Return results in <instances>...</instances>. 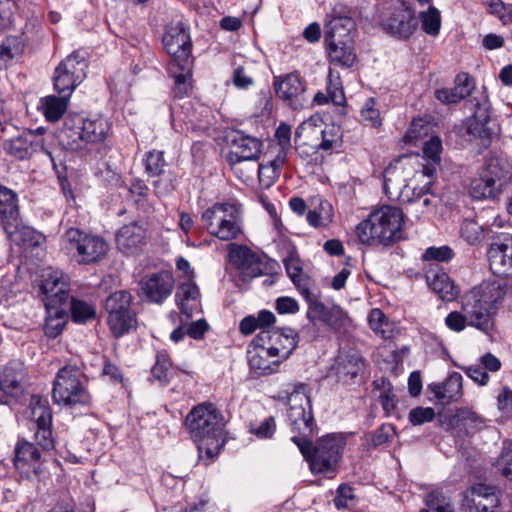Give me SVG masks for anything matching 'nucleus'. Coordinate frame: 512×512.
Masks as SVG:
<instances>
[{"mask_svg":"<svg viewBox=\"0 0 512 512\" xmlns=\"http://www.w3.org/2000/svg\"><path fill=\"white\" fill-rule=\"evenodd\" d=\"M411 196L414 198L410 203L413 204L416 210H428L430 206H434L436 197L430 193V181L425 183L423 187L417 189L413 187Z\"/></svg>","mask_w":512,"mask_h":512,"instance_id":"54","label":"nucleus"},{"mask_svg":"<svg viewBox=\"0 0 512 512\" xmlns=\"http://www.w3.org/2000/svg\"><path fill=\"white\" fill-rule=\"evenodd\" d=\"M163 45L171 56L168 72L174 79V93L182 98L192 90V44L186 28L178 23L170 26L163 36Z\"/></svg>","mask_w":512,"mask_h":512,"instance_id":"1","label":"nucleus"},{"mask_svg":"<svg viewBox=\"0 0 512 512\" xmlns=\"http://www.w3.org/2000/svg\"><path fill=\"white\" fill-rule=\"evenodd\" d=\"M5 150L20 160L27 159L37 152H44L52 159L51 153L45 147L43 135L37 131H27L10 139L5 143Z\"/></svg>","mask_w":512,"mask_h":512,"instance_id":"23","label":"nucleus"},{"mask_svg":"<svg viewBox=\"0 0 512 512\" xmlns=\"http://www.w3.org/2000/svg\"><path fill=\"white\" fill-rule=\"evenodd\" d=\"M173 373L174 369L167 352H158L156 355V362L152 367V376L162 383H168Z\"/></svg>","mask_w":512,"mask_h":512,"instance_id":"52","label":"nucleus"},{"mask_svg":"<svg viewBox=\"0 0 512 512\" xmlns=\"http://www.w3.org/2000/svg\"><path fill=\"white\" fill-rule=\"evenodd\" d=\"M454 252L453 250L447 246L440 247H429L423 254V260L430 261L435 260L438 262H446L453 258Z\"/></svg>","mask_w":512,"mask_h":512,"instance_id":"63","label":"nucleus"},{"mask_svg":"<svg viewBox=\"0 0 512 512\" xmlns=\"http://www.w3.org/2000/svg\"><path fill=\"white\" fill-rule=\"evenodd\" d=\"M208 232L223 241L236 239L241 234V212L236 203H216L202 214Z\"/></svg>","mask_w":512,"mask_h":512,"instance_id":"8","label":"nucleus"},{"mask_svg":"<svg viewBox=\"0 0 512 512\" xmlns=\"http://www.w3.org/2000/svg\"><path fill=\"white\" fill-rule=\"evenodd\" d=\"M417 21L414 16V11L402 3L395 9L390 18L387 19V30L399 38L410 37L416 29Z\"/></svg>","mask_w":512,"mask_h":512,"instance_id":"27","label":"nucleus"},{"mask_svg":"<svg viewBox=\"0 0 512 512\" xmlns=\"http://www.w3.org/2000/svg\"><path fill=\"white\" fill-rule=\"evenodd\" d=\"M330 62L334 65L350 68L356 61L353 41L325 43Z\"/></svg>","mask_w":512,"mask_h":512,"instance_id":"36","label":"nucleus"},{"mask_svg":"<svg viewBox=\"0 0 512 512\" xmlns=\"http://www.w3.org/2000/svg\"><path fill=\"white\" fill-rule=\"evenodd\" d=\"M8 238L17 245L35 246L39 242L40 236L34 229L21 225L19 217L16 225H12L9 230H4Z\"/></svg>","mask_w":512,"mask_h":512,"instance_id":"42","label":"nucleus"},{"mask_svg":"<svg viewBox=\"0 0 512 512\" xmlns=\"http://www.w3.org/2000/svg\"><path fill=\"white\" fill-rule=\"evenodd\" d=\"M256 343V347L248 351L249 367L260 374L271 373L273 371L272 365H278L280 360L272 357L271 350L265 347L263 342L262 344L260 342Z\"/></svg>","mask_w":512,"mask_h":512,"instance_id":"34","label":"nucleus"},{"mask_svg":"<svg viewBox=\"0 0 512 512\" xmlns=\"http://www.w3.org/2000/svg\"><path fill=\"white\" fill-rule=\"evenodd\" d=\"M233 84L239 89H246L254 84L251 70L246 66H238L232 75Z\"/></svg>","mask_w":512,"mask_h":512,"instance_id":"64","label":"nucleus"},{"mask_svg":"<svg viewBox=\"0 0 512 512\" xmlns=\"http://www.w3.org/2000/svg\"><path fill=\"white\" fill-rule=\"evenodd\" d=\"M29 406L33 427L38 425H51L52 414L46 399L39 396H32Z\"/></svg>","mask_w":512,"mask_h":512,"instance_id":"45","label":"nucleus"},{"mask_svg":"<svg viewBox=\"0 0 512 512\" xmlns=\"http://www.w3.org/2000/svg\"><path fill=\"white\" fill-rule=\"evenodd\" d=\"M24 50L21 38L17 36L6 37L0 44V70L6 69L12 60L19 57Z\"/></svg>","mask_w":512,"mask_h":512,"instance_id":"43","label":"nucleus"},{"mask_svg":"<svg viewBox=\"0 0 512 512\" xmlns=\"http://www.w3.org/2000/svg\"><path fill=\"white\" fill-rule=\"evenodd\" d=\"M19 217L17 194L0 185V219L4 230H9L12 225H16Z\"/></svg>","mask_w":512,"mask_h":512,"instance_id":"32","label":"nucleus"},{"mask_svg":"<svg viewBox=\"0 0 512 512\" xmlns=\"http://www.w3.org/2000/svg\"><path fill=\"white\" fill-rule=\"evenodd\" d=\"M185 425L200 453L216 456L223 445V417L213 404L202 403L186 416Z\"/></svg>","mask_w":512,"mask_h":512,"instance_id":"3","label":"nucleus"},{"mask_svg":"<svg viewBox=\"0 0 512 512\" xmlns=\"http://www.w3.org/2000/svg\"><path fill=\"white\" fill-rule=\"evenodd\" d=\"M109 129V122L105 118H84L78 114H68L59 130L58 139L65 148L79 150L88 143L102 142Z\"/></svg>","mask_w":512,"mask_h":512,"instance_id":"6","label":"nucleus"},{"mask_svg":"<svg viewBox=\"0 0 512 512\" xmlns=\"http://www.w3.org/2000/svg\"><path fill=\"white\" fill-rule=\"evenodd\" d=\"M403 220L401 209L384 205L356 226L357 238L368 246H389L402 239Z\"/></svg>","mask_w":512,"mask_h":512,"instance_id":"4","label":"nucleus"},{"mask_svg":"<svg viewBox=\"0 0 512 512\" xmlns=\"http://www.w3.org/2000/svg\"><path fill=\"white\" fill-rule=\"evenodd\" d=\"M505 294V285L500 281L483 282L471 289L462 302L468 326L489 334L494 329V315Z\"/></svg>","mask_w":512,"mask_h":512,"instance_id":"2","label":"nucleus"},{"mask_svg":"<svg viewBox=\"0 0 512 512\" xmlns=\"http://www.w3.org/2000/svg\"><path fill=\"white\" fill-rule=\"evenodd\" d=\"M442 141L438 136H431L429 140L425 141L423 145V155L426 164H422L421 172L415 171L416 175L425 176L431 178L436 172V167L439 165L442 152Z\"/></svg>","mask_w":512,"mask_h":512,"instance_id":"35","label":"nucleus"},{"mask_svg":"<svg viewBox=\"0 0 512 512\" xmlns=\"http://www.w3.org/2000/svg\"><path fill=\"white\" fill-rule=\"evenodd\" d=\"M292 441L298 446L302 455L310 464L313 474L332 475L337 470L342 452L346 445L341 434H328L320 438L312 449L308 435L293 436Z\"/></svg>","mask_w":512,"mask_h":512,"instance_id":"5","label":"nucleus"},{"mask_svg":"<svg viewBox=\"0 0 512 512\" xmlns=\"http://www.w3.org/2000/svg\"><path fill=\"white\" fill-rule=\"evenodd\" d=\"M429 389L443 403L457 401L462 396V376L453 372L443 383L429 385Z\"/></svg>","mask_w":512,"mask_h":512,"instance_id":"33","label":"nucleus"},{"mask_svg":"<svg viewBox=\"0 0 512 512\" xmlns=\"http://www.w3.org/2000/svg\"><path fill=\"white\" fill-rule=\"evenodd\" d=\"M326 207L327 208L321 204L320 210L314 209L308 211L306 219L309 225L314 228H324L332 222L333 214L331 212V206L326 203Z\"/></svg>","mask_w":512,"mask_h":512,"instance_id":"58","label":"nucleus"},{"mask_svg":"<svg viewBox=\"0 0 512 512\" xmlns=\"http://www.w3.org/2000/svg\"><path fill=\"white\" fill-rule=\"evenodd\" d=\"M132 297L128 291L120 290L111 294L105 301V310L108 315L133 312L131 309Z\"/></svg>","mask_w":512,"mask_h":512,"instance_id":"46","label":"nucleus"},{"mask_svg":"<svg viewBox=\"0 0 512 512\" xmlns=\"http://www.w3.org/2000/svg\"><path fill=\"white\" fill-rule=\"evenodd\" d=\"M363 365V360L359 356L351 355L347 357H339L337 360L336 371L341 379L353 378L359 374Z\"/></svg>","mask_w":512,"mask_h":512,"instance_id":"49","label":"nucleus"},{"mask_svg":"<svg viewBox=\"0 0 512 512\" xmlns=\"http://www.w3.org/2000/svg\"><path fill=\"white\" fill-rule=\"evenodd\" d=\"M277 97L294 110L302 109L306 103L305 85L297 73L274 77Z\"/></svg>","mask_w":512,"mask_h":512,"instance_id":"18","label":"nucleus"},{"mask_svg":"<svg viewBox=\"0 0 512 512\" xmlns=\"http://www.w3.org/2000/svg\"><path fill=\"white\" fill-rule=\"evenodd\" d=\"M428 286L437 293L443 301H453L459 295V289L443 270H429L426 274Z\"/></svg>","mask_w":512,"mask_h":512,"instance_id":"30","label":"nucleus"},{"mask_svg":"<svg viewBox=\"0 0 512 512\" xmlns=\"http://www.w3.org/2000/svg\"><path fill=\"white\" fill-rule=\"evenodd\" d=\"M308 304L307 319L313 324H324L332 330H339L345 325L347 315L338 305L327 306L309 292L303 296Z\"/></svg>","mask_w":512,"mask_h":512,"instance_id":"16","label":"nucleus"},{"mask_svg":"<svg viewBox=\"0 0 512 512\" xmlns=\"http://www.w3.org/2000/svg\"><path fill=\"white\" fill-rule=\"evenodd\" d=\"M33 428L36 429L34 434L36 443L45 451L53 449L55 440L52 436L51 425H38Z\"/></svg>","mask_w":512,"mask_h":512,"instance_id":"61","label":"nucleus"},{"mask_svg":"<svg viewBox=\"0 0 512 512\" xmlns=\"http://www.w3.org/2000/svg\"><path fill=\"white\" fill-rule=\"evenodd\" d=\"M422 29L429 35L435 36L439 33L441 16L438 9L430 6L427 11L421 12Z\"/></svg>","mask_w":512,"mask_h":512,"instance_id":"57","label":"nucleus"},{"mask_svg":"<svg viewBox=\"0 0 512 512\" xmlns=\"http://www.w3.org/2000/svg\"><path fill=\"white\" fill-rule=\"evenodd\" d=\"M52 396L55 403L70 407L89 405L91 402L83 372L71 365L64 366L57 372Z\"/></svg>","mask_w":512,"mask_h":512,"instance_id":"7","label":"nucleus"},{"mask_svg":"<svg viewBox=\"0 0 512 512\" xmlns=\"http://www.w3.org/2000/svg\"><path fill=\"white\" fill-rule=\"evenodd\" d=\"M321 132L320 117H310L298 126L295 132V145L302 158H309L320 150Z\"/></svg>","mask_w":512,"mask_h":512,"instance_id":"20","label":"nucleus"},{"mask_svg":"<svg viewBox=\"0 0 512 512\" xmlns=\"http://www.w3.org/2000/svg\"><path fill=\"white\" fill-rule=\"evenodd\" d=\"M287 419L293 431H298L303 437L312 430L313 414L308 386L298 384L288 396Z\"/></svg>","mask_w":512,"mask_h":512,"instance_id":"13","label":"nucleus"},{"mask_svg":"<svg viewBox=\"0 0 512 512\" xmlns=\"http://www.w3.org/2000/svg\"><path fill=\"white\" fill-rule=\"evenodd\" d=\"M342 133L335 125H323L320 136V150L325 152L336 151L341 147Z\"/></svg>","mask_w":512,"mask_h":512,"instance_id":"48","label":"nucleus"},{"mask_svg":"<svg viewBox=\"0 0 512 512\" xmlns=\"http://www.w3.org/2000/svg\"><path fill=\"white\" fill-rule=\"evenodd\" d=\"M287 159L285 151H279L276 157L267 164H259L256 171L262 187L269 188L280 176L281 167Z\"/></svg>","mask_w":512,"mask_h":512,"instance_id":"37","label":"nucleus"},{"mask_svg":"<svg viewBox=\"0 0 512 512\" xmlns=\"http://www.w3.org/2000/svg\"><path fill=\"white\" fill-rule=\"evenodd\" d=\"M427 510L420 512H454L450 499L438 490L431 491L425 498Z\"/></svg>","mask_w":512,"mask_h":512,"instance_id":"53","label":"nucleus"},{"mask_svg":"<svg viewBox=\"0 0 512 512\" xmlns=\"http://www.w3.org/2000/svg\"><path fill=\"white\" fill-rule=\"evenodd\" d=\"M145 170L151 176L159 175L165 165L163 153L161 151H150L144 158Z\"/></svg>","mask_w":512,"mask_h":512,"instance_id":"60","label":"nucleus"},{"mask_svg":"<svg viewBox=\"0 0 512 512\" xmlns=\"http://www.w3.org/2000/svg\"><path fill=\"white\" fill-rule=\"evenodd\" d=\"M69 98L70 96L67 94H61L59 97L49 95L41 98L40 108L46 120L49 122L58 121L67 110Z\"/></svg>","mask_w":512,"mask_h":512,"instance_id":"38","label":"nucleus"},{"mask_svg":"<svg viewBox=\"0 0 512 512\" xmlns=\"http://www.w3.org/2000/svg\"><path fill=\"white\" fill-rule=\"evenodd\" d=\"M53 81L54 88L59 94H67L69 96L82 82V80H77L74 76H70L69 71L59 65L55 69Z\"/></svg>","mask_w":512,"mask_h":512,"instance_id":"47","label":"nucleus"},{"mask_svg":"<svg viewBox=\"0 0 512 512\" xmlns=\"http://www.w3.org/2000/svg\"><path fill=\"white\" fill-rule=\"evenodd\" d=\"M297 333L291 328H282L272 331H261L253 342H263L268 340V349L272 352V357L277 360L287 359L297 347Z\"/></svg>","mask_w":512,"mask_h":512,"instance_id":"21","label":"nucleus"},{"mask_svg":"<svg viewBox=\"0 0 512 512\" xmlns=\"http://www.w3.org/2000/svg\"><path fill=\"white\" fill-rule=\"evenodd\" d=\"M62 250L81 264H90L102 259L107 251V242L96 235L87 234L77 228H69L61 239Z\"/></svg>","mask_w":512,"mask_h":512,"instance_id":"9","label":"nucleus"},{"mask_svg":"<svg viewBox=\"0 0 512 512\" xmlns=\"http://www.w3.org/2000/svg\"><path fill=\"white\" fill-rule=\"evenodd\" d=\"M262 142L241 132H236L230 139V150L226 156L228 163L236 174H242V164L252 162L250 173L241 175L246 180L251 178V173L255 171L254 163L258 161L261 153Z\"/></svg>","mask_w":512,"mask_h":512,"instance_id":"12","label":"nucleus"},{"mask_svg":"<svg viewBox=\"0 0 512 512\" xmlns=\"http://www.w3.org/2000/svg\"><path fill=\"white\" fill-rule=\"evenodd\" d=\"M488 249L489 266L494 275L512 276V235L508 232L493 233Z\"/></svg>","mask_w":512,"mask_h":512,"instance_id":"14","label":"nucleus"},{"mask_svg":"<svg viewBox=\"0 0 512 512\" xmlns=\"http://www.w3.org/2000/svg\"><path fill=\"white\" fill-rule=\"evenodd\" d=\"M42 464L41 453L33 443L26 440L17 442L14 466L22 476L26 478L38 476L42 472Z\"/></svg>","mask_w":512,"mask_h":512,"instance_id":"24","label":"nucleus"},{"mask_svg":"<svg viewBox=\"0 0 512 512\" xmlns=\"http://www.w3.org/2000/svg\"><path fill=\"white\" fill-rule=\"evenodd\" d=\"M175 300L181 314L190 319L200 305L198 286L192 280L181 283L177 288Z\"/></svg>","mask_w":512,"mask_h":512,"instance_id":"29","label":"nucleus"},{"mask_svg":"<svg viewBox=\"0 0 512 512\" xmlns=\"http://www.w3.org/2000/svg\"><path fill=\"white\" fill-rule=\"evenodd\" d=\"M41 278L40 291L45 307L65 305L69 297V277L48 267L42 271Z\"/></svg>","mask_w":512,"mask_h":512,"instance_id":"15","label":"nucleus"},{"mask_svg":"<svg viewBox=\"0 0 512 512\" xmlns=\"http://www.w3.org/2000/svg\"><path fill=\"white\" fill-rule=\"evenodd\" d=\"M460 237L467 244L475 246L482 242V240L488 236L489 238L493 236V233H497L496 231L485 230V228L478 224L473 219H465L460 225Z\"/></svg>","mask_w":512,"mask_h":512,"instance_id":"40","label":"nucleus"},{"mask_svg":"<svg viewBox=\"0 0 512 512\" xmlns=\"http://www.w3.org/2000/svg\"><path fill=\"white\" fill-rule=\"evenodd\" d=\"M47 310V317L45 321L44 331L46 336L56 338L62 332L67 322V311L62 308V305H55L53 307H45Z\"/></svg>","mask_w":512,"mask_h":512,"instance_id":"41","label":"nucleus"},{"mask_svg":"<svg viewBox=\"0 0 512 512\" xmlns=\"http://www.w3.org/2000/svg\"><path fill=\"white\" fill-rule=\"evenodd\" d=\"M109 328L115 337H121L129 332L136 325L134 312H125L121 314H110L107 319Z\"/></svg>","mask_w":512,"mask_h":512,"instance_id":"44","label":"nucleus"},{"mask_svg":"<svg viewBox=\"0 0 512 512\" xmlns=\"http://www.w3.org/2000/svg\"><path fill=\"white\" fill-rule=\"evenodd\" d=\"M405 157L390 164L383 173V188L387 197L392 201L411 202L413 188H410L407 181L413 174L412 166Z\"/></svg>","mask_w":512,"mask_h":512,"instance_id":"11","label":"nucleus"},{"mask_svg":"<svg viewBox=\"0 0 512 512\" xmlns=\"http://www.w3.org/2000/svg\"><path fill=\"white\" fill-rule=\"evenodd\" d=\"M496 469L507 479L512 480V441H504L502 451L495 462Z\"/></svg>","mask_w":512,"mask_h":512,"instance_id":"56","label":"nucleus"},{"mask_svg":"<svg viewBox=\"0 0 512 512\" xmlns=\"http://www.w3.org/2000/svg\"><path fill=\"white\" fill-rule=\"evenodd\" d=\"M59 66L68 70L70 76H74L77 80H84L86 77L87 61L80 52L76 51L67 56Z\"/></svg>","mask_w":512,"mask_h":512,"instance_id":"51","label":"nucleus"},{"mask_svg":"<svg viewBox=\"0 0 512 512\" xmlns=\"http://www.w3.org/2000/svg\"><path fill=\"white\" fill-rule=\"evenodd\" d=\"M146 238V230L141 225H123L116 234L117 248L125 254H134L146 244Z\"/></svg>","mask_w":512,"mask_h":512,"instance_id":"26","label":"nucleus"},{"mask_svg":"<svg viewBox=\"0 0 512 512\" xmlns=\"http://www.w3.org/2000/svg\"><path fill=\"white\" fill-rule=\"evenodd\" d=\"M327 92L331 102L339 106L345 104L346 98L340 76L338 73H335L333 69L329 70Z\"/></svg>","mask_w":512,"mask_h":512,"instance_id":"55","label":"nucleus"},{"mask_svg":"<svg viewBox=\"0 0 512 512\" xmlns=\"http://www.w3.org/2000/svg\"><path fill=\"white\" fill-rule=\"evenodd\" d=\"M512 178V166L500 159H491L479 177L470 184V195L474 199H490L497 197Z\"/></svg>","mask_w":512,"mask_h":512,"instance_id":"10","label":"nucleus"},{"mask_svg":"<svg viewBox=\"0 0 512 512\" xmlns=\"http://www.w3.org/2000/svg\"><path fill=\"white\" fill-rule=\"evenodd\" d=\"M498 502L494 487L477 484L464 493L460 512H494Z\"/></svg>","mask_w":512,"mask_h":512,"instance_id":"22","label":"nucleus"},{"mask_svg":"<svg viewBox=\"0 0 512 512\" xmlns=\"http://www.w3.org/2000/svg\"><path fill=\"white\" fill-rule=\"evenodd\" d=\"M354 26V21L348 14L333 9L326 17L324 26L325 43L353 41L351 31Z\"/></svg>","mask_w":512,"mask_h":512,"instance_id":"25","label":"nucleus"},{"mask_svg":"<svg viewBox=\"0 0 512 512\" xmlns=\"http://www.w3.org/2000/svg\"><path fill=\"white\" fill-rule=\"evenodd\" d=\"M286 272L302 296L310 291L309 277L303 272L302 262L295 247H290L283 259Z\"/></svg>","mask_w":512,"mask_h":512,"instance_id":"28","label":"nucleus"},{"mask_svg":"<svg viewBox=\"0 0 512 512\" xmlns=\"http://www.w3.org/2000/svg\"><path fill=\"white\" fill-rule=\"evenodd\" d=\"M230 254L233 262L239 267L244 281L268 275L272 270L266 258L256 255L246 246L231 245Z\"/></svg>","mask_w":512,"mask_h":512,"instance_id":"17","label":"nucleus"},{"mask_svg":"<svg viewBox=\"0 0 512 512\" xmlns=\"http://www.w3.org/2000/svg\"><path fill=\"white\" fill-rule=\"evenodd\" d=\"M174 284V278L170 272L152 273L140 280V295L148 302L161 304L172 294Z\"/></svg>","mask_w":512,"mask_h":512,"instance_id":"19","label":"nucleus"},{"mask_svg":"<svg viewBox=\"0 0 512 512\" xmlns=\"http://www.w3.org/2000/svg\"><path fill=\"white\" fill-rule=\"evenodd\" d=\"M473 90V84L467 73L458 74L453 88H442L435 91V97L441 103L455 104L468 97Z\"/></svg>","mask_w":512,"mask_h":512,"instance_id":"31","label":"nucleus"},{"mask_svg":"<svg viewBox=\"0 0 512 512\" xmlns=\"http://www.w3.org/2000/svg\"><path fill=\"white\" fill-rule=\"evenodd\" d=\"M276 431V421L274 417H266L260 422L250 424V432L260 439L271 438Z\"/></svg>","mask_w":512,"mask_h":512,"instance_id":"59","label":"nucleus"},{"mask_svg":"<svg viewBox=\"0 0 512 512\" xmlns=\"http://www.w3.org/2000/svg\"><path fill=\"white\" fill-rule=\"evenodd\" d=\"M361 115H362L363 120L373 128H377V127L381 126V124H382L380 112L375 107L374 98H369L366 100V102L361 110Z\"/></svg>","mask_w":512,"mask_h":512,"instance_id":"62","label":"nucleus"},{"mask_svg":"<svg viewBox=\"0 0 512 512\" xmlns=\"http://www.w3.org/2000/svg\"><path fill=\"white\" fill-rule=\"evenodd\" d=\"M22 379V371L18 364L10 363L0 373V390L10 396L19 393Z\"/></svg>","mask_w":512,"mask_h":512,"instance_id":"39","label":"nucleus"},{"mask_svg":"<svg viewBox=\"0 0 512 512\" xmlns=\"http://www.w3.org/2000/svg\"><path fill=\"white\" fill-rule=\"evenodd\" d=\"M70 312L72 320L78 324H85L96 317V309L94 305L78 299L71 300Z\"/></svg>","mask_w":512,"mask_h":512,"instance_id":"50","label":"nucleus"}]
</instances>
